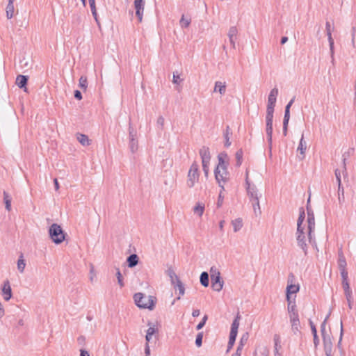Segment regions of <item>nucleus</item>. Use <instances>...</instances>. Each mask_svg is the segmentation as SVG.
<instances>
[{
	"label": "nucleus",
	"mask_w": 356,
	"mask_h": 356,
	"mask_svg": "<svg viewBox=\"0 0 356 356\" xmlns=\"http://www.w3.org/2000/svg\"><path fill=\"white\" fill-rule=\"evenodd\" d=\"M28 76L19 74L16 78V84L19 88H25L24 91H26V86L28 82Z\"/></svg>",
	"instance_id": "19"
},
{
	"label": "nucleus",
	"mask_w": 356,
	"mask_h": 356,
	"mask_svg": "<svg viewBox=\"0 0 356 356\" xmlns=\"http://www.w3.org/2000/svg\"><path fill=\"white\" fill-rule=\"evenodd\" d=\"M307 149V143L304 140V135L302 134L297 151L299 152L298 155L300 160H303L305 157V151Z\"/></svg>",
	"instance_id": "14"
},
{
	"label": "nucleus",
	"mask_w": 356,
	"mask_h": 356,
	"mask_svg": "<svg viewBox=\"0 0 356 356\" xmlns=\"http://www.w3.org/2000/svg\"><path fill=\"white\" fill-rule=\"evenodd\" d=\"M232 136V131L229 127V126H227L225 130L223 133V136L225 138V147H229L231 145L230 137Z\"/></svg>",
	"instance_id": "20"
},
{
	"label": "nucleus",
	"mask_w": 356,
	"mask_h": 356,
	"mask_svg": "<svg viewBox=\"0 0 356 356\" xmlns=\"http://www.w3.org/2000/svg\"><path fill=\"white\" fill-rule=\"evenodd\" d=\"M329 316H330V314L326 316V318H325L323 322L321 323V332L322 337L326 335V333H325V325H326V322H327Z\"/></svg>",
	"instance_id": "46"
},
{
	"label": "nucleus",
	"mask_w": 356,
	"mask_h": 356,
	"mask_svg": "<svg viewBox=\"0 0 356 356\" xmlns=\"http://www.w3.org/2000/svg\"><path fill=\"white\" fill-rule=\"evenodd\" d=\"M3 200L6 210L10 211L11 210V199L6 191L3 192Z\"/></svg>",
	"instance_id": "34"
},
{
	"label": "nucleus",
	"mask_w": 356,
	"mask_h": 356,
	"mask_svg": "<svg viewBox=\"0 0 356 356\" xmlns=\"http://www.w3.org/2000/svg\"><path fill=\"white\" fill-rule=\"evenodd\" d=\"M191 22V19L190 18H185L184 15H183L179 21V24L182 28H187L189 26Z\"/></svg>",
	"instance_id": "38"
},
{
	"label": "nucleus",
	"mask_w": 356,
	"mask_h": 356,
	"mask_svg": "<svg viewBox=\"0 0 356 356\" xmlns=\"http://www.w3.org/2000/svg\"><path fill=\"white\" fill-rule=\"evenodd\" d=\"M78 344L81 346H84L86 344V337L84 336H79L77 338Z\"/></svg>",
	"instance_id": "51"
},
{
	"label": "nucleus",
	"mask_w": 356,
	"mask_h": 356,
	"mask_svg": "<svg viewBox=\"0 0 356 356\" xmlns=\"http://www.w3.org/2000/svg\"><path fill=\"white\" fill-rule=\"evenodd\" d=\"M299 291V286L295 284L288 285L286 287V298L291 297V294L296 293Z\"/></svg>",
	"instance_id": "29"
},
{
	"label": "nucleus",
	"mask_w": 356,
	"mask_h": 356,
	"mask_svg": "<svg viewBox=\"0 0 356 356\" xmlns=\"http://www.w3.org/2000/svg\"><path fill=\"white\" fill-rule=\"evenodd\" d=\"M149 326L148 330H147V334L145 336V339L147 343H149L152 339L153 334L157 333L159 332L158 329L156 327L155 325L151 322L147 323Z\"/></svg>",
	"instance_id": "18"
},
{
	"label": "nucleus",
	"mask_w": 356,
	"mask_h": 356,
	"mask_svg": "<svg viewBox=\"0 0 356 356\" xmlns=\"http://www.w3.org/2000/svg\"><path fill=\"white\" fill-rule=\"evenodd\" d=\"M286 300L288 302L287 309H288L289 315L292 314L293 313H298L295 299H293V300H292L291 297H287Z\"/></svg>",
	"instance_id": "22"
},
{
	"label": "nucleus",
	"mask_w": 356,
	"mask_h": 356,
	"mask_svg": "<svg viewBox=\"0 0 356 356\" xmlns=\"http://www.w3.org/2000/svg\"><path fill=\"white\" fill-rule=\"evenodd\" d=\"M342 285L346 298H350V296H352V291L350 290L348 282L342 283Z\"/></svg>",
	"instance_id": "37"
},
{
	"label": "nucleus",
	"mask_w": 356,
	"mask_h": 356,
	"mask_svg": "<svg viewBox=\"0 0 356 356\" xmlns=\"http://www.w3.org/2000/svg\"><path fill=\"white\" fill-rule=\"evenodd\" d=\"M164 118L163 116H159L156 121V124L159 127L160 129L163 130L164 127Z\"/></svg>",
	"instance_id": "48"
},
{
	"label": "nucleus",
	"mask_w": 356,
	"mask_h": 356,
	"mask_svg": "<svg viewBox=\"0 0 356 356\" xmlns=\"http://www.w3.org/2000/svg\"><path fill=\"white\" fill-rule=\"evenodd\" d=\"M325 28H326V31H327V35L328 38V42H329V45H330L331 56L333 58V56H334V40L332 38L331 25L329 22H326Z\"/></svg>",
	"instance_id": "15"
},
{
	"label": "nucleus",
	"mask_w": 356,
	"mask_h": 356,
	"mask_svg": "<svg viewBox=\"0 0 356 356\" xmlns=\"http://www.w3.org/2000/svg\"><path fill=\"white\" fill-rule=\"evenodd\" d=\"M181 80L180 79L179 75L178 74L177 72L175 73H173V79L172 82L175 84H179Z\"/></svg>",
	"instance_id": "50"
},
{
	"label": "nucleus",
	"mask_w": 356,
	"mask_h": 356,
	"mask_svg": "<svg viewBox=\"0 0 356 356\" xmlns=\"http://www.w3.org/2000/svg\"><path fill=\"white\" fill-rule=\"evenodd\" d=\"M305 214L304 209L302 208L300 209L299 217L297 222V229H301L302 228H305V226H302V222L305 220Z\"/></svg>",
	"instance_id": "28"
},
{
	"label": "nucleus",
	"mask_w": 356,
	"mask_h": 356,
	"mask_svg": "<svg viewBox=\"0 0 356 356\" xmlns=\"http://www.w3.org/2000/svg\"><path fill=\"white\" fill-rule=\"evenodd\" d=\"M248 339V334L246 333L245 334H243V335L241 337V338L240 343H239V344H243V345H244V343H246V342H247Z\"/></svg>",
	"instance_id": "60"
},
{
	"label": "nucleus",
	"mask_w": 356,
	"mask_h": 356,
	"mask_svg": "<svg viewBox=\"0 0 356 356\" xmlns=\"http://www.w3.org/2000/svg\"><path fill=\"white\" fill-rule=\"evenodd\" d=\"M80 356H90V355L87 350L81 349L80 350Z\"/></svg>",
	"instance_id": "64"
},
{
	"label": "nucleus",
	"mask_w": 356,
	"mask_h": 356,
	"mask_svg": "<svg viewBox=\"0 0 356 356\" xmlns=\"http://www.w3.org/2000/svg\"><path fill=\"white\" fill-rule=\"evenodd\" d=\"M252 203L253 210L256 216H259L261 213L260 205H259V199L257 200L250 201Z\"/></svg>",
	"instance_id": "31"
},
{
	"label": "nucleus",
	"mask_w": 356,
	"mask_h": 356,
	"mask_svg": "<svg viewBox=\"0 0 356 356\" xmlns=\"http://www.w3.org/2000/svg\"><path fill=\"white\" fill-rule=\"evenodd\" d=\"M324 350L326 356H331L332 353V341L329 335L323 336Z\"/></svg>",
	"instance_id": "17"
},
{
	"label": "nucleus",
	"mask_w": 356,
	"mask_h": 356,
	"mask_svg": "<svg viewBox=\"0 0 356 356\" xmlns=\"http://www.w3.org/2000/svg\"><path fill=\"white\" fill-rule=\"evenodd\" d=\"M200 281L203 286L207 287L209 284V274L207 272H202L200 277Z\"/></svg>",
	"instance_id": "27"
},
{
	"label": "nucleus",
	"mask_w": 356,
	"mask_h": 356,
	"mask_svg": "<svg viewBox=\"0 0 356 356\" xmlns=\"http://www.w3.org/2000/svg\"><path fill=\"white\" fill-rule=\"evenodd\" d=\"M76 139L83 146H88L90 145V140H89L88 136L82 134H76Z\"/></svg>",
	"instance_id": "25"
},
{
	"label": "nucleus",
	"mask_w": 356,
	"mask_h": 356,
	"mask_svg": "<svg viewBox=\"0 0 356 356\" xmlns=\"http://www.w3.org/2000/svg\"><path fill=\"white\" fill-rule=\"evenodd\" d=\"M134 5L136 10V15L138 22H141L145 10V0H134Z\"/></svg>",
	"instance_id": "10"
},
{
	"label": "nucleus",
	"mask_w": 356,
	"mask_h": 356,
	"mask_svg": "<svg viewBox=\"0 0 356 356\" xmlns=\"http://www.w3.org/2000/svg\"><path fill=\"white\" fill-rule=\"evenodd\" d=\"M129 148L132 153L136 152L138 150V140L132 139L129 140Z\"/></svg>",
	"instance_id": "39"
},
{
	"label": "nucleus",
	"mask_w": 356,
	"mask_h": 356,
	"mask_svg": "<svg viewBox=\"0 0 356 356\" xmlns=\"http://www.w3.org/2000/svg\"><path fill=\"white\" fill-rule=\"evenodd\" d=\"M278 93V89L277 88H274L270 90L268 97V104L266 115V132L270 149H271L272 146L273 119L274 108L276 104Z\"/></svg>",
	"instance_id": "1"
},
{
	"label": "nucleus",
	"mask_w": 356,
	"mask_h": 356,
	"mask_svg": "<svg viewBox=\"0 0 356 356\" xmlns=\"http://www.w3.org/2000/svg\"><path fill=\"white\" fill-rule=\"evenodd\" d=\"M74 97L78 99L81 100L82 99V95L81 92L79 90H75L74 91Z\"/></svg>",
	"instance_id": "61"
},
{
	"label": "nucleus",
	"mask_w": 356,
	"mask_h": 356,
	"mask_svg": "<svg viewBox=\"0 0 356 356\" xmlns=\"http://www.w3.org/2000/svg\"><path fill=\"white\" fill-rule=\"evenodd\" d=\"M14 1L15 0H8V3L6 9V17L8 19H11L14 15Z\"/></svg>",
	"instance_id": "23"
},
{
	"label": "nucleus",
	"mask_w": 356,
	"mask_h": 356,
	"mask_svg": "<svg viewBox=\"0 0 356 356\" xmlns=\"http://www.w3.org/2000/svg\"><path fill=\"white\" fill-rule=\"evenodd\" d=\"M227 157L226 153H220L218 156V164L215 169L214 174L215 177L219 186L222 188V191L224 190V186L222 184H225L229 179V172L227 169V164L225 161V159Z\"/></svg>",
	"instance_id": "2"
},
{
	"label": "nucleus",
	"mask_w": 356,
	"mask_h": 356,
	"mask_svg": "<svg viewBox=\"0 0 356 356\" xmlns=\"http://www.w3.org/2000/svg\"><path fill=\"white\" fill-rule=\"evenodd\" d=\"M167 273H168V276L170 278L171 284L172 285L175 284L176 282H177V280H179L178 276L176 275V273H175V271L172 269L169 268L167 270Z\"/></svg>",
	"instance_id": "33"
},
{
	"label": "nucleus",
	"mask_w": 356,
	"mask_h": 356,
	"mask_svg": "<svg viewBox=\"0 0 356 356\" xmlns=\"http://www.w3.org/2000/svg\"><path fill=\"white\" fill-rule=\"evenodd\" d=\"M243 150L241 149H238L236 152V165L237 166H240L242 163V161H243Z\"/></svg>",
	"instance_id": "40"
},
{
	"label": "nucleus",
	"mask_w": 356,
	"mask_h": 356,
	"mask_svg": "<svg viewBox=\"0 0 356 356\" xmlns=\"http://www.w3.org/2000/svg\"><path fill=\"white\" fill-rule=\"evenodd\" d=\"M340 272L342 277V283L348 282V271L346 270V269L340 270Z\"/></svg>",
	"instance_id": "49"
},
{
	"label": "nucleus",
	"mask_w": 356,
	"mask_h": 356,
	"mask_svg": "<svg viewBox=\"0 0 356 356\" xmlns=\"http://www.w3.org/2000/svg\"><path fill=\"white\" fill-rule=\"evenodd\" d=\"M239 327V317L236 316V318L234 320L231 325V330H238Z\"/></svg>",
	"instance_id": "47"
},
{
	"label": "nucleus",
	"mask_w": 356,
	"mask_h": 356,
	"mask_svg": "<svg viewBox=\"0 0 356 356\" xmlns=\"http://www.w3.org/2000/svg\"><path fill=\"white\" fill-rule=\"evenodd\" d=\"M237 333H238V330H231L229 338L236 340Z\"/></svg>",
	"instance_id": "57"
},
{
	"label": "nucleus",
	"mask_w": 356,
	"mask_h": 356,
	"mask_svg": "<svg viewBox=\"0 0 356 356\" xmlns=\"http://www.w3.org/2000/svg\"><path fill=\"white\" fill-rule=\"evenodd\" d=\"M315 229L314 215L312 210L307 208V232L309 242L312 244L315 243L314 232Z\"/></svg>",
	"instance_id": "8"
},
{
	"label": "nucleus",
	"mask_w": 356,
	"mask_h": 356,
	"mask_svg": "<svg viewBox=\"0 0 356 356\" xmlns=\"http://www.w3.org/2000/svg\"><path fill=\"white\" fill-rule=\"evenodd\" d=\"M136 134H137L136 131L131 126V124L129 123V140H132V139H136Z\"/></svg>",
	"instance_id": "41"
},
{
	"label": "nucleus",
	"mask_w": 356,
	"mask_h": 356,
	"mask_svg": "<svg viewBox=\"0 0 356 356\" xmlns=\"http://www.w3.org/2000/svg\"><path fill=\"white\" fill-rule=\"evenodd\" d=\"M207 319H208V316L207 315H204L203 316L202 321L197 324V325L196 327V329L197 330H201L204 326Z\"/></svg>",
	"instance_id": "44"
},
{
	"label": "nucleus",
	"mask_w": 356,
	"mask_h": 356,
	"mask_svg": "<svg viewBox=\"0 0 356 356\" xmlns=\"http://www.w3.org/2000/svg\"><path fill=\"white\" fill-rule=\"evenodd\" d=\"M223 199H224V197L222 195V191H221L218 195V202H217L218 207H220L222 206V202H223Z\"/></svg>",
	"instance_id": "54"
},
{
	"label": "nucleus",
	"mask_w": 356,
	"mask_h": 356,
	"mask_svg": "<svg viewBox=\"0 0 356 356\" xmlns=\"http://www.w3.org/2000/svg\"><path fill=\"white\" fill-rule=\"evenodd\" d=\"M234 232H238L243 227V222L241 218H237L232 221Z\"/></svg>",
	"instance_id": "30"
},
{
	"label": "nucleus",
	"mask_w": 356,
	"mask_h": 356,
	"mask_svg": "<svg viewBox=\"0 0 356 356\" xmlns=\"http://www.w3.org/2000/svg\"><path fill=\"white\" fill-rule=\"evenodd\" d=\"M309 325H310V327H311V330H312V332L313 334V336L314 335H316L317 334L316 328V326L314 325V324L313 323V322L312 321H309Z\"/></svg>",
	"instance_id": "58"
},
{
	"label": "nucleus",
	"mask_w": 356,
	"mask_h": 356,
	"mask_svg": "<svg viewBox=\"0 0 356 356\" xmlns=\"http://www.w3.org/2000/svg\"><path fill=\"white\" fill-rule=\"evenodd\" d=\"M245 184H246V190L248 193V197L250 201L257 200L259 199V196L258 195V190L254 185H251L248 180V175L246 173L245 178Z\"/></svg>",
	"instance_id": "9"
},
{
	"label": "nucleus",
	"mask_w": 356,
	"mask_h": 356,
	"mask_svg": "<svg viewBox=\"0 0 356 356\" xmlns=\"http://www.w3.org/2000/svg\"><path fill=\"white\" fill-rule=\"evenodd\" d=\"M294 99H295L294 97L292 98L289 101V102L287 104V105L285 107V111H284L285 112H290V108H291V105L293 104V103L294 102Z\"/></svg>",
	"instance_id": "59"
},
{
	"label": "nucleus",
	"mask_w": 356,
	"mask_h": 356,
	"mask_svg": "<svg viewBox=\"0 0 356 356\" xmlns=\"http://www.w3.org/2000/svg\"><path fill=\"white\" fill-rule=\"evenodd\" d=\"M26 266L23 255L22 254L17 261V269L20 273H23Z\"/></svg>",
	"instance_id": "35"
},
{
	"label": "nucleus",
	"mask_w": 356,
	"mask_h": 356,
	"mask_svg": "<svg viewBox=\"0 0 356 356\" xmlns=\"http://www.w3.org/2000/svg\"><path fill=\"white\" fill-rule=\"evenodd\" d=\"M202 163V169H203V171L204 172V175L206 176H207L208 173H209V163Z\"/></svg>",
	"instance_id": "53"
},
{
	"label": "nucleus",
	"mask_w": 356,
	"mask_h": 356,
	"mask_svg": "<svg viewBox=\"0 0 356 356\" xmlns=\"http://www.w3.org/2000/svg\"><path fill=\"white\" fill-rule=\"evenodd\" d=\"M203 332H199L197 334L195 344L197 347H200L202 343Z\"/></svg>",
	"instance_id": "43"
},
{
	"label": "nucleus",
	"mask_w": 356,
	"mask_h": 356,
	"mask_svg": "<svg viewBox=\"0 0 356 356\" xmlns=\"http://www.w3.org/2000/svg\"><path fill=\"white\" fill-rule=\"evenodd\" d=\"M204 211V204L202 203H197L193 208L195 213L197 214L200 217L202 216Z\"/></svg>",
	"instance_id": "32"
},
{
	"label": "nucleus",
	"mask_w": 356,
	"mask_h": 356,
	"mask_svg": "<svg viewBox=\"0 0 356 356\" xmlns=\"http://www.w3.org/2000/svg\"><path fill=\"white\" fill-rule=\"evenodd\" d=\"M226 91V85L225 83H222L221 81H216L215 83V87L213 92H218L220 94L223 95Z\"/></svg>",
	"instance_id": "26"
},
{
	"label": "nucleus",
	"mask_w": 356,
	"mask_h": 356,
	"mask_svg": "<svg viewBox=\"0 0 356 356\" xmlns=\"http://www.w3.org/2000/svg\"><path fill=\"white\" fill-rule=\"evenodd\" d=\"M338 264L339 270L346 269V261L344 256L342 254H339Z\"/></svg>",
	"instance_id": "36"
},
{
	"label": "nucleus",
	"mask_w": 356,
	"mask_h": 356,
	"mask_svg": "<svg viewBox=\"0 0 356 356\" xmlns=\"http://www.w3.org/2000/svg\"><path fill=\"white\" fill-rule=\"evenodd\" d=\"M79 85L80 88L86 90L88 86L87 78L84 76H81L79 79Z\"/></svg>",
	"instance_id": "42"
},
{
	"label": "nucleus",
	"mask_w": 356,
	"mask_h": 356,
	"mask_svg": "<svg viewBox=\"0 0 356 356\" xmlns=\"http://www.w3.org/2000/svg\"><path fill=\"white\" fill-rule=\"evenodd\" d=\"M49 235L51 241L56 244H60L65 239V234L62 227L56 223H53L49 227Z\"/></svg>",
	"instance_id": "4"
},
{
	"label": "nucleus",
	"mask_w": 356,
	"mask_h": 356,
	"mask_svg": "<svg viewBox=\"0 0 356 356\" xmlns=\"http://www.w3.org/2000/svg\"><path fill=\"white\" fill-rule=\"evenodd\" d=\"M136 305L140 308L153 309L155 305V297L146 296L143 293H136L134 296Z\"/></svg>",
	"instance_id": "3"
},
{
	"label": "nucleus",
	"mask_w": 356,
	"mask_h": 356,
	"mask_svg": "<svg viewBox=\"0 0 356 356\" xmlns=\"http://www.w3.org/2000/svg\"><path fill=\"white\" fill-rule=\"evenodd\" d=\"M1 290L3 299L6 301H8L12 297V289L8 280L3 282Z\"/></svg>",
	"instance_id": "12"
},
{
	"label": "nucleus",
	"mask_w": 356,
	"mask_h": 356,
	"mask_svg": "<svg viewBox=\"0 0 356 356\" xmlns=\"http://www.w3.org/2000/svg\"><path fill=\"white\" fill-rule=\"evenodd\" d=\"M335 176H336V179L337 180L338 185H339V191H340L341 181V174H340V172L339 171V170H335Z\"/></svg>",
	"instance_id": "52"
},
{
	"label": "nucleus",
	"mask_w": 356,
	"mask_h": 356,
	"mask_svg": "<svg viewBox=\"0 0 356 356\" xmlns=\"http://www.w3.org/2000/svg\"><path fill=\"white\" fill-rule=\"evenodd\" d=\"M139 258L137 254H132L127 259V262L129 268H134L138 264Z\"/></svg>",
	"instance_id": "21"
},
{
	"label": "nucleus",
	"mask_w": 356,
	"mask_h": 356,
	"mask_svg": "<svg viewBox=\"0 0 356 356\" xmlns=\"http://www.w3.org/2000/svg\"><path fill=\"white\" fill-rule=\"evenodd\" d=\"M173 286H174L175 290H176V291L178 290L179 291V296H178L177 298V300H179L180 299V296L184 295V293H185L184 285L183 284V283L181 282L180 280H177V282H176L175 284H173Z\"/></svg>",
	"instance_id": "24"
},
{
	"label": "nucleus",
	"mask_w": 356,
	"mask_h": 356,
	"mask_svg": "<svg viewBox=\"0 0 356 356\" xmlns=\"http://www.w3.org/2000/svg\"><path fill=\"white\" fill-rule=\"evenodd\" d=\"M343 334V324H342V322H341V332H340V337H339V342H338V344H337V346H338L339 348H341V341H342Z\"/></svg>",
	"instance_id": "55"
},
{
	"label": "nucleus",
	"mask_w": 356,
	"mask_h": 356,
	"mask_svg": "<svg viewBox=\"0 0 356 356\" xmlns=\"http://www.w3.org/2000/svg\"><path fill=\"white\" fill-rule=\"evenodd\" d=\"M235 341H236L235 339L229 338V341H228V344H227V352L229 351L232 348V347L235 343Z\"/></svg>",
	"instance_id": "56"
},
{
	"label": "nucleus",
	"mask_w": 356,
	"mask_h": 356,
	"mask_svg": "<svg viewBox=\"0 0 356 356\" xmlns=\"http://www.w3.org/2000/svg\"><path fill=\"white\" fill-rule=\"evenodd\" d=\"M199 168L196 162H194L191 165L188 173L187 186L189 188L194 186L195 184L199 180Z\"/></svg>",
	"instance_id": "7"
},
{
	"label": "nucleus",
	"mask_w": 356,
	"mask_h": 356,
	"mask_svg": "<svg viewBox=\"0 0 356 356\" xmlns=\"http://www.w3.org/2000/svg\"><path fill=\"white\" fill-rule=\"evenodd\" d=\"M290 323L291 325V330L294 334H296L300 332V323L299 320V315L298 313H293L292 314H289Z\"/></svg>",
	"instance_id": "11"
},
{
	"label": "nucleus",
	"mask_w": 356,
	"mask_h": 356,
	"mask_svg": "<svg viewBox=\"0 0 356 356\" xmlns=\"http://www.w3.org/2000/svg\"><path fill=\"white\" fill-rule=\"evenodd\" d=\"M278 338L275 339V348H274V353H275L277 351L279 352V348L281 347L278 345Z\"/></svg>",
	"instance_id": "62"
},
{
	"label": "nucleus",
	"mask_w": 356,
	"mask_h": 356,
	"mask_svg": "<svg viewBox=\"0 0 356 356\" xmlns=\"http://www.w3.org/2000/svg\"><path fill=\"white\" fill-rule=\"evenodd\" d=\"M238 29L236 26H231L229 29L227 35L229 38V42L233 49L236 48V41L237 40Z\"/></svg>",
	"instance_id": "13"
},
{
	"label": "nucleus",
	"mask_w": 356,
	"mask_h": 356,
	"mask_svg": "<svg viewBox=\"0 0 356 356\" xmlns=\"http://www.w3.org/2000/svg\"><path fill=\"white\" fill-rule=\"evenodd\" d=\"M145 353L146 356H149L150 354V348H149V344L147 342L146 343V345H145Z\"/></svg>",
	"instance_id": "63"
},
{
	"label": "nucleus",
	"mask_w": 356,
	"mask_h": 356,
	"mask_svg": "<svg viewBox=\"0 0 356 356\" xmlns=\"http://www.w3.org/2000/svg\"><path fill=\"white\" fill-rule=\"evenodd\" d=\"M296 238L298 246L303 251L304 254L306 256L308 254V245L307 241L308 238L307 227L297 229L296 233Z\"/></svg>",
	"instance_id": "5"
},
{
	"label": "nucleus",
	"mask_w": 356,
	"mask_h": 356,
	"mask_svg": "<svg viewBox=\"0 0 356 356\" xmlns=\"http://www.w3.org/2000/svg\"><path fill=\"white\" fill-rule=\"evenodd\" d=\"M116 277H117L118 282L119 285L121 287L124 286V282H123V280H122V275L119 268H117Z\"/></svg>",
	"instance_id": "45"
},
{
	"label": "nucleus",
	"mask_w": 356,
	"mask_h": 356,
	"mask_svg": "<svg viewBox=\"0 0 356 356\" xmlns=\"http://www.w3.org/2000/svg\"><path fill=\"white\" fill-rule=\"evenodd\" d=\"M211 287L216 291H220L223 287L224 282L220 277V272L214 267L210 270Z\"/></svg>",
	"instance_id": "6"
},
{
	"label": "nucleus",
	"mask_w": 356,
	"mask_h": 356,
	"mask_svg": "<svg viewBox=\"0 0 356 356\" xmlns=\"http://www.w3.org/2000/svg\"><path fill=\"white\" fill-rule=\"evenodd\" d=\"M200 155L201 156L202 163H209L211 160V154L209 148L208 147L203 146L200 149Z\"/></svg>",
	"instance_id": "16"
}]
</instances>
